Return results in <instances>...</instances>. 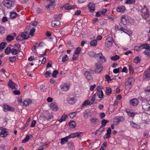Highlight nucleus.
Wrapping results in <instances>:
<instances>
[{
  "mask_svg": "<svg viewBox=\"0 0 150 150\" xmlns=\"http://www.w3.org/2000/svg\"><path fill=\"white\" fill-rule=\"evenodd\" d=\"M68 59V57L67 54L65 55L63 57L62 61L63 62H65Z\"/></svg>",
  "mask_w": 150,
  "mask_h": 150,
  "instance_id": "50",
  "label": "nucleus"
},
{
  "mask_svg": "<svg viewBox=\"0 0 150 150\" xmlns=\"http://www.w3.org/2000/svg\"><path fill=\"white\" fill-rule=\"evenodd\" d=\"M51 116H52L49 115L47 117H46L45 115H43L42 116H40V118L41 120H43V121H45L46 120H49L50 119Z\"/></svg>",
  "mask_w": 150,
  "mask_h": 150,
  "instance_id": "26",
  "label": "nucleus"
},
{
  "mask_svg": "<svg viewBox=\"0 0 150 150\" xmlns=\"http://www.w3.org/2000/svg\"><path fill=\"white\" fill-rule=\"evenodd\" d=\"M97 120V119L95 118H91L90 119V122L92 123H93L96 122Z\"/></svg>",
  "mask_w": 150,
  "mask_h": 150,
  "instance_id": "58",
  "label": "nucleus"
},
{
  "mask_svg": "<svg viewBox=\"0 0 150 150\" xmlns=\"http://www.w3.org/2000/svg\"><path fill=\"white\" fill-rule=\"evenodd\" d=\"M75 6L74 5L71 6L70 5L69 3H66L64 5L63 7L66 10H70L74 9L75 8Z\"/></svg>",
  "mask_w": 150,
  "mask_h": 150,
  "instance_id": "13",
  "label": "nucleus"
},
{
  "mask_svg": "<svg viewBox=\"0 0 150 150\" xmlns=\"http://www.w3.org/2000/svg\"><path fill=\"white\" fill-rule=\"evenodd\" d=\"M143 78L145 80H148L149 79H150V72L147 71L145 72Z\"/></svg>",
  "mask_w": 150,
  "mask_h": 150,
  "instance_id": "20",
  "label": "nucleus"
},
{
  "mask_svg": "<svg viewBox=\"0 0 150 150\" xmlns=\"http://www.w3.org/2000/svg\"><path fill=\"white\" fill-rule=\"evenodd\" d=\"M149 45H148V44L147 43L141 45V50L145 49L149 50L150 48V47Z\"/></svg>",
  "mask_w": 150,
  "mask_h": 150,
  "instance_id": "23",
  "label": "nucleus"
},
{
  "mask_svg": "<svg viewBox=\"0 0 150 150\" xmlns=\"http://www.w3.org/2000/svg\"><path fill=\"white\" fill-rule=\"evenodd\" d=\"M105 78L106 81H107L108 82H110L112 80V79L110 78V76L108 75L105 76Z\"/></svg>",
  "mask_w": 150,
  "mask_h": 150,
  "instance_id": "59",
  "label": "nucleus"
},
{
  "mask_svg": "<svg viewBox=\"0 0 150 150\" xmlns=\"http://www.w3.org/2000/svg\"><path fill=\"white\" fill-rule=\"evenodd\" d=\"M7 45L6 43L5 42H2L0 44V50H3L6 46Z\"/></svg>",
  "mask_w": 150,
  "mask_h": 150,
  "instance_id": "38",
  "label": "nucleus"
},
{
  "mask_svg": "<svg viewBox=\"0 0 150 150\" xmlns=\"http://www.w3.org/2000/svg\"><path fill=\"white\" fill-rule=\"evenodd\" d=\"M60 24V22L58 20H55L52 21L51 22L52 26L53 27L58 26Z\"/></svg>",
  "mask_w": 150,
  "mask_h": 150,
  "instance_id": "17",
  "label": "nucleus"
},
{
  "mask_svg": "<svg viewBox=\"0 0 150 150\" xmlns=\"http://www.w3.org/2000/svg\"><path fill=\"white\" fill-rule=\"evenodd\" d=\"M5 30L4 28L2 27H0V33L2 34L5 32Z\"/></svg>",
  "mask_w": 150,
  "mask_h": 150,
  "instance_id": "57",
  "label": "nucleus"
},
{
  "mask_svg": "<svg viewBox=\"0 0 150 150\" xmlns=\"http://www.w3.org/2000/svg\"><path fill=\"white\" fill-rule=\"evenodd\" d=\"M81 50V48L80 47H77L76 50V51L75 52L74 54H79Z\"/></svg>",
  "mask_w": 150,
  "mask_h": 150,
  "instance_id": "55",
  "label": "nucleus"
},
{
  "mask_svg": "<svg viewBox=\"0 0 150 150\" xmlns=\"http://www.w3.org/2000/svg\"><path fill=\"white\" fill-rule=\"evenodd\" d=\"M114 42L112 38L109 37L107 38L105 42V47L109 48L111 47Z\"/></svg>",
  "mask_w": 150,
  "mask_h": 150,
  "instance_id": "3",
  "label": "nucleus"
},
{
  "mask_svg": "<svg viewBox=\"0 0 150 150\" xmlns=\"http://www.w3.org/2000/svg\"><path fill=\"white\" fill-rule=\"evenodd\" d=\"M130 125L132 127L134 128H138L139 126L138 125H137L133 121L130 122Z\"/></svg>",
  "mask_w": 150,
  "mask_h": 150,
  "instance_id": "35",
  "label": "nucleus"
},
{
  "mask_svg": "<svg viewBox=\"0 0 150 150\" xmlns=\"http://www.w3.org/2000/svg\"><path fill=\"white\" fill-rule=\"evenodd\" d=\"M125 118L123 116L116 117L113 119V122L116 125H117L120 122H123Z\"/></svg>",
  "mask_w": 150,
  "mask_h": 150,
  "instance_id": "5",
  "label": "nucleus"
},
{
  "mask_svg": "<svg viewBox=\"0 0 150 150\" xmlns=\"http://www.w3.org/2000/svg\"><path fill=\"white\" fill-rule=\"evenodd\" d=\"M22 38H23L24 39H27L28 38V37L26 36L25 34L23 33H22L21 35Z\"/></svg>",
  "mask_w": 150,
  "mask_h": 150,
  "instance_id": "63",
  "label": "nucleus"
},
{
  "mask_svg": "<svg viewBox=\"0 0 150 150\" xmlns=\"http://www.w3.org/2000/svg\"><path fill=\"white\" fill-rule=\"evenodd\" d=\"M3 4L4 6L8 8H11L14 5V0H3Z\"/></svg>",
  "mask_w": 150,
  "mask_h": 150,
  "instance_id": "2",
  "label": "nucleus"
},
{
  "mask_svg": "<svg viewBox=\"0 0 150 150\" xmlns=\"http://www.w3.org/2000/svg\"><path fill=\"white\" fill-rule=\"evenodd\" d=\"M92 105V103H91L90 101H89L88 100H86L82 104V106L84 107V106H87L88 105Z\"/></svg>",
  "mask_w": 150,
  "mask_h": 150,
  "instance_id": "30",
  "label": "nucleus"
},
{
  "mask_svg": "<svg viewBox=\"0 0 150 150\" xmlns=\"http://www.w3.org/2000/svg\"><path fill=\"white\" fill-rule=\"evenodd\" d=\"M134 50L137 51H139L141 50V46H135L134 48Z\"/></svg>",
  "mask_w": 150,
  "mask_h": 150,
  "instance_id": "64",
  "label": "nucleus"
},
{
  "mask_svg": "<svg viewBox=\"0 0 150 150\" xmlns=\"http://www.w3.org/2000/svg\"><path fill=\"white\" fill-rule=\"evenodd\" d=\"M78 112H75L71 113L69 115V116L71 118H73L76 115V113Z\"/></svg>",
  "mask_w": 150,
  "mask_h": 150,
  "instance_id": "54",
  "label": "nucleus"
},
{
  "mask_svg": "<svg viewBox=\"0 0 150 150\" xmlns=\"http://www.w3.org/2000/svg\"><path fill=\"white\" fill-rule=\"evenodd\" d=\"M67 117H68V115H65V116H64V115L62 116L61 118L59 120V121L60 122H61L63 121H64L65 120L66 118Z\"/></svg>",
  "mask_w": 150,
  "mask_h": 150,
  "instance_id": "41",
  "label": "nucleus"
},
{
  "mask_svg": "<svg viewBox=\"0 0 150 150\" xmlns=\"http://www.w3.org/2000/svg\"><path fill=\"white\" fill-rule=\"evenodd\" d=\"M89 9L91 12H93L95 9V5L93 3H89L88 5Z\"/></svg>",
  "mask_w": 150,
  "mask_h": 150,
  "instance_id": "12",
  "label": "nucleus"
},
{
  "mask_svg": "<svg viewBox=\"0 0 150 150\" xmlns=\"http://www.w3.org/2000/svg\"><path fill=\"white\" fill-rule=\"evenodd\" d=\"M142 15L143 18L146 21H150V15L148 9L145 5L141 9Z\"/></svg>",
  "mask_w": 150,
  "mask_h": 150,
  "instance_id": "1",
  "label": "nucleus"
},
{
  "mask_svg": "<svg viewBox=\"0 0 150 150\" xmlns=\"http://www.w3.org/2000/svg\"><path fill=\"white\" fill-rule=\"evenodd\" d=\"M35 29L34 28H32L30 31L29 34L32 36L34 35V33L35 32Z\"/></svg>",
  "mask_w": 150,
  "mask_h": 150,
  "instance_id": "56",
  "label": "nucleus"
},
{
  "mask_svg": "<svg viewBox=\"0 0 150 150\" xmlns=\"http://www.w3.org/2000/svg\"><path fill=\"white\" fill-rule=\"evenodd\" d=\"M129 70L130 73L131 74H133L134 72V69L132 67L131 64H129Z\"/></svg>",
  "mask_w": 150,
  "mask_h": 150,
  "instance_id": "52",
  "label": "nucleus"
},
{
  "mask_svg": "<svg viewBox=\"0 0 150 150\" xmlns=\"http://www.w3.org/2000/svg\"><path fill=\"white\" fill-rule=\"evenodd\" d=\"M69 124V126L71 128H74L76 126V123L73 120L71 121Z\"/></svg>",
  "mask_w": 150,
  "mask_h": 150,
  "instance_id": "28",
  "label": "nucleus"
},
{
  "mask_svg": "<svg viewBox=\"0 0 150 150\" xmlns=\"http://www.w3.org/2000/svg\"><path fill=\"white\" fill-rule=\"evenodd\" d=\"M97 95L98 96L99 98H101L103 96V91L98 92L97 93Z\"/></svg>",
  "mask_w": 150,
  "mask_h": 150,
  "instance_id": "46",
  "label": "nucleus"
},
{
  "mask_svg": "<svg viewBox=\"0 0 150 150\" xmlns=\"http://www.w3.org/2000/svg\"><path fill=\"white\" fill-rule=\"evenodd\" d=\"M3 110L5 112L7 111H11L13 112L15 110L14 108L12 107L9 105L6 104H4L3 105Z\"/></svg>",
  "mask_w": 150,
  "mask_h": 150,
  "instance_id": "6",
  "label": "nucleus"
},
{
  "mask_svg": "<svg viewBox=\"0 0 150 150\" xmlns=\"http://www.w3.org/2000/svg\"><path fill=\"white\" fill-rule=\"evenodd\" d=\"M96 67L95 69V71L97 73H100L103 68L102 65L100 63H96Z\"/></svg>",
  "mask_w": 150,
  "mask_h": 150,
  "instance_id": "9",
  "label": "nucleus"
},
{
  "mask_svg": "<svg viewBox=\"0 0 150 150\" xmlns=\"http://www.w3.org/2000/svg\"><path fill=\"white\" fill-rule=\"evenodd\" d=\"M121 23L124 25L127 23V21L126 16L125 15H122L121 17Z\"/></svg>",
  "mask_w": 150,
  "mask_h": 150,
  "instance_id": "22",
  "label": "nucleus"
},
{
  "mask_svg": "<svg viewBox=\"0 0 150 150\" xmlns=\"http://www.w3.org/2000/svg\"><path fill=\"white\" fill-rule=\"evenodd\" d=\"M32 103V100L30 99H27L23 102V105L26 107Z\"/></svg>",
  "mask_w": 150,
  "mask_h": 150,
  "instance_id": "18",
  "label": "nucleus"
},
{
  "mask_svg": "<svg viewBox=\"0 0 150 150\" xmlns=\"http://www.w3.org/2000/svg\"><path fill=\"white\" fill-rule=\"evenodd\" d=\"M120 58L119 56L116 55L114 56H112L111 57V60H117Z\"/></svg>",
  "mask_w": 150,
  "mask_h": 150,
  "instance_id": "39",
  "label": "nucleus"
},
{
  "mask_svg": "<svg viewBox=\"0 0 150 150\" xmlns=\"http://www.w3.org/2000/svg\"><path fill=\"white\" fill-rule=\"evenodd\" d=\"M69 139L67 137V136L61 139V144L63 145L65 143L67 142L68 141V139Z\"/></svg>",
  "mask_w": 150,
  "mask_h": 150,
  "instance_id": "24",
  "label": "nucleus"
},
{
  "mask_svg": "<svg viewBox=\"0 0 150 150\" xmlns=\"http://www.w3.org/2000/svg\"><path fill=\"white\" fill-rule=\"evenodd\" d=\"M7 133V132L6 131H1L0 132V136L2 137H6L8 135Z\"/></svg>",
  "mask_w": 150,
  "mask_h": 150,
  "instance_id": "27",
  "label": "nucleus"
},
{
  "mask_svg": "<svg viewBox=\"0 0 150 150\" xmlns=\"http://www.w3.org/2000/svg\"><path fill=\"white\" fill-rule=\"evenodd\" d=\"M135 2V0H126L125 3L127 4H132Z\"/></svg>",
  "mask_w": 150,
  "mask_h": 150,
  "instance_id": "40",
  "label": "nucleus"
},
{
  "mask_svg": "<svg viewBox=\"0 0 150 150\" xmlns=\"http://www.w3.org/2000/svg\"><path fill=\"white\" fill-rule=\"evenodd\" d=\"M8 60L10 62H14L16 60V56L9 57L8 58Z\"/></svg>",
  "mask_w": 150,
  "mask_h": 150,
  "instance_id": "42",
  "label": "nucleus"
},
{
  "mask_svg": "<svg viewBox=\"0 0 150 150\" xmlns=\"http://www.w3.org/2000/svg\"><path fill=\"white\" fill-rule=\"evenodd\" d=\"M97 42L96 40H92L90 42V44L92 46H95L97 44Z\"/></svg>",
  "mask_w": 150,
  "mask_h": 150,
  "instance_id": "43",
  "label": "nucleus"
},
{
  "mask_svg": "<svg viewBox=\"0 0 150 150\" xmlns=\"http://www.w3.org/2000/svg\"><path fill=\"white\" fill-rule=\"evenodd\" d=\"M126 111L128 115L131 117H133L135 115V113L132 112H131L127 110Z\"/></svg>",
  "mask_w": 150,
  "mask_h": 150,
  "instance_id": "48",
  "label": "nucleus"
},
{
  "mask_svg": "<svg viewBox=\"0 0 150 150\" xmlns=\"http://www.w3.org/2000/svg\"><path fill=\"white\" fill-rule=\"evenodd\" d=\"M18 51H19V50H18L15 49L13 48L11 49V52L12 54L15 55L18 53Z\"/></svg>",
  "mask_w": 150,
  "mask_h": 150,
  "instance_id": "34",
  "label": "nucleus"
},
{
  "mask_svg": "<svg viewBox=\"0 0 150 150\" xmlns=\"http://www.w3.org/2000/svg\"><path fill=\"white\" fill-rule=\"evenodd\" d=\"M8 85L11 88L13 89H17V87L18 86L17 85L14 83L11 80H10L9 81L8 83Z\"/></svg>",
  "mask_w": 150,
  "mask_h": 150,
  "instance_id": "8",
  "label": "nucleus"
},
{
  "mask_svg": "<svg viewBox=\"0 0 150 150\" xmlns=\"http://www.w3.org/2000/svg\"><path fill=\"white\" fill-rule=\"evenodd\" d=\"M148 50H145L144 52V54L146 55L147 56H148L149 57L150 56V52H149Z\"/></svg>",
  "mask_w": 150,
  "mask_h": 150,
  "instance_id": "61",
  "label": "nucleus"
},
{
  "mask_svg": "<svg viewBox=\"0 0 150 150\" xmlns=\"http://www.w3.org/2000/svg\"><path fill=\"white\" fill-rule=\"evenodd\" d=\"M58 74L59 72L57 70H54L52 74V76L54 78H55L57 77V75Z\"/></svg>",
  "mask_w": 150,
  "mask_h": 150,
  "instance_id": "47",
  "label": "nucleus"
},
{
  "mask_svg": "<svg viewBox=\"0 0 150 150\" xmlns=\"http://www.w3.org/2000/svg\"><path fill=\"white\" fill-rule=\"evenodd\" d=\"M116 10L117 11L119 12H124L125 10V7L123 6H120L117 8Z\"/></svg>",
  "mask_w": 150,
  "mask_h": 150,
  "instance_id": "19",
  "label": "nucleus"
},
{
  "mask_svg": "<svg viewBox=\"0 0 150 150\" xmlns=\"http://www.w3.org/2000/svg\"><path fill=\"white\" fill-rule=\"evenodd\" d=\"M47 1L49 2L48 6H46V8L49 10L53 9L55 5V0H47Z\"/></svg>",
  "mask_w": 150,
  "mask_h": 150,
  "instance_id": "4",
  "label": "nucleus"
},
{
  "mask_svg": "<svg viewBox=\"0 0 150 150\" xmlns=\"http://www.w3.org/2000/svg\"><path fill=\"white\" fill-rule=\"evenodd\" d=\"M109 122L108 120H106L104 119L102 120L101 121V126L104 127L106 125V124Z\"/></svg>",
  "mask_w": 150,
  "mask_h": 150,
  "instance_id": "31",
  "label": "nucleus"
},
{
  "mask_svg": "<svg viewBox=\"0 0 150 150\" xmlns=\"http://www.w3.org/2000/svg\"><path fill=\"white\" fill-rule=\"evenodd\" d=\"M85 75L88 81H90L92 80L93 77L91 76V73L89 71H86L85 72Z\"/></svg>",
  "mask_w": 150,
  "mask_h": 150,
  "instance_id": "15",
  "label": "nucleus"
},
{
  "mask_svg": "<svg viewBox=\"0 0 150 150\" xmlns=\"http://www.w3.org/2000/svg\"><path fill=\"white\" fill-rule=\"evenodd\" d=\"M51 109L53 110L57 111V110L58 107L57 106L53 103H51L49 105Z\"/></svg>",
  "mask_w": 150,
  "mask_h": 150,
  "instance_id": "21",
  "label": "nucleus"
},
{
  "mask_svg": "<svg viewBox=\"0 0 150 150\" xmlns=\"http://www.w3.org/2000/svg\"><path fill=\"white\" fill-rule=\"evenodd\" d=\"M98 56L99 57V59H103V62H106V59L103 56L102 54V55H100V56Z\"/></svg>",
  "mask_w": 150,
  "mask_h": 150,
  "instance_id": "62",
  "label": "nucleus"
},
{
  "mask_svg": "<svg viewBox=\"0 0 150 150\" xmlns=\"http://www.w3.org/2000/svg\"><path fill=\"white\" fill-rule=\"evenodd\" d=\"M11 48L8 47L5 50V52L6 54H8L11 52Z\"/></svg>",
  "mask_w": 150,
  "mask_h": 150,
  "instance_id": "37",
  "label": "nucleus"
},
{
  "mask_svg": "<svg viewBox=\"0 0 150 150\" xmlns=\"http://www.w3.org/2000/svg\"><path fill=\"white\" fill-rule=\"evenodd\" d=\"M142 104V108L144 110H147L149 109L150 105L146 101H143Z\"/></svg>",
  "mask_w": 150,
  "mask_h": 150,
  "instance_id": "11",
  "label": "nucleus"
},
{
  "mask_svg": "<svg viewBox=\"0 0 150 150\" xmlns=\"http://www.w3.org/2000/svg\"><path fill=\"white\" fill-rule=\"evenodd\" d=\"M89 55L91 57H98V56H100L102 55L101 53H99L98 54H95L93 51H91L88 53Z\"/></svg>",
  "mask_w": 150,
  "mask_h": 150,
  "instance_id": "16",
  "label": "nucleus"
},
{
  "mask_svg": "<svg viewBox=\"0 0 150 150\" xmlns=\"http://www.w3.org/2000/svg\"><path fill=\"white\" fill-rule=\"evenodd\" d=\"M8 42H10L14 39V36L11 35H8L6 38Z\"/></svg>",
  "mask_w": 150,
  "mask_h": 150,
  "instance_id": "36",
  "label": "nucleus"
},
{
  "mask_svg": "<svg viewBox=\"0 0 150 150\" xmlns=\"http://www.w3.org/2000/svg\"><path fill=\"white\" fill-rule=\"evenodd\" d=\"M51 74V72L50 71H47L45 73V76L46 77H47L48 76H50V75Z\"/></svg>",
  "mask_w": 150,
  "mask_h": 150,
  "instance_id": "60",
  "label": "nucleus"
},
{
  "mask_svg": "<svg viewBox=\"0 0 150 150\" xmlns=\"http://www.w3.org/2000/svg\"><path fill=\"white\" fill-rule=\"evenodd\" d=\"M82 132H77L75 133L71 134L67 136V137L69 139L70 138H74L76 137L79 138L81 137V135L82 134Z\"/></svg>",
  "mask_w": 150,
  "mask_h": 150,
  "instance_id": "7",
  "label": "nucleus"
},
{
  "mask_svg": "<svg viewBox=\"0 0 150 150\" xmlns=\"http://www.w3.org/2000/svg\"><path fill=\"white\" fill-rule=\"evenodd\" d=\"M95 97H96V94H94L92 96V97L91 99V101H89L91 102V103H92V105L93 103L95 100V99H96Z\"/></svg>",
  "mask_w": 150,
  "mask_h": 150,
  "instance_id": "49",
  "label": "nucleus"
},
{
  "mask_svg": "<svg viewBox=\"0 0 150 150\" xmlns=\"http://www.w3.org/2000/svg\"><path fill=\"white\" fill-rule=\"evenodd\" d=\"M62 15L61 14H59L58 15H56L54 17V18L55 20H60L62 17Z\"/></svg>",
  "mask_w": 150,
  "mask_h": 150,
  "instance_id": "44",
  "label": "nucleus"
},
{
  "mask_svg": "<svg viewBox=\"0 0 150 150\" xmlns=\"http://www.w3.org/2000/svg\"><path fill=\"white\" fill-rule=\"evenodd\" d=\"M60 88L63 91H66L69 89V86L66 84H62L60 86Z\"/></svg>",
  "mask_w": 150,
  "mask_h": 150,
  "instance_id": "14",
  "label": "nucleus"
},
{
  "mask_svg": "<svg viewBox=\"0 0 150 150\" xmlns=\"http://www.w3.org/2000/svg\"><path fill=\"white\" fill-rule=\"evenodd\" d=\"M141 59L138 57H136L134 59V63L137 64L140 62Z\"/></svg>",
  "mask_w": 150,
  "mask_h": 150,
  "instance_id": "33",
  "label": "nucleus"
},
{
  "mask_svg": "<svg viewBox=\"0 0 150 150\" xmlns=\"http://www.w3.org/2000/svg\"><path fill=\"white\" fill-rule=\"evenodd\" d=\"M30 137L29 135L26 136V137L22 140V142L25 143L27 142L29 139Z\"/></svg>",
  "mask_w": 150,
  "mask_h": 150,
  "instance_id": "53",
  "label": "nucleus"
},
{
  "mask_svg": "<svg viewBox=\"0 0 150 150\" xmlns=\"http://www.w3.org/2000/svg\"><path fill=\"white\" fill-rule=\"evenodd\" d=\"M139 100L136 98L131 99L129 101L130 104L134 106H136L139 103Z\"/></svg>",
  "mask_w": 150,
  "mask_h": 150,
  "instance_id": "10",
  "label": "nucleus"
},
{
  "mask_svg": "<svg viewBox=\"0 0 150 150\" xmlns=\"http://www.w3.org/2000/svg\"><path fill=\"white\" fill-rule=\"evenodd\" d=\"M106 93L107 95H109L112 93V89L110 87H107L106 88Z\"/></svg>",
  "mask_w": 150,
  "mask_h": 150,
  "instance_id": "32",
  "label": "nucleus"
},
{
  "mask_svg": "<svg viewBox=\"0 0 150 150\" xmlns=\"http://www.w3.org/2000/svg\"><path fill=\"white\" fill-rule=\"evenodd\" d=\"M132 78H129L127 81L125 83V85L126 86H128L129 85H130L132 83Z\"/></svg>",
  "mask_w": 150,
  "mask_h": 150,
  "instance_id": "29",
  "label": "nucleus"
},
{
  "mask_svg": "<svg viewBox=\"0 0 150 150\" xmlns=\"http://www.w3.org/2000/svg\"><path fill=\"white\" fill-rule=\"evenodd\" d=\"M68 145L70 148L73 149L74 147V143L71 142H69Z\"/></svg>",
  "mask_w": 150,
  "mask_h": 150,
  "instance_id": "51",
  "label": "nucleus"
},
{
  "mask_svg": "<svg viewBox=\"0 0 150 150\" xmlns=\"http://www.w3.org/2000/svg\"><path fill=\"white\" fill-rule=\"evenodd\" d=\"M18 16V14L16 12L12 11L10 13V17L12 19L15 18Z\"/></svg>",
  "mask_w": 150,
  "mask_h": 150,
  "instance_id": "25",
  "label": "nucleus"
},
{
  "mask_svg": "<svg viewBox=\"0 0 150 150\" xmlns=\"http://www.w3.org/2000/svg\"><path fill=\"white\" fill-rule=\"evenodd\" d=\"M104 130V127L101 126L100 128H99L96 131L97 132L96 133V134H97L98 132H99V134H100V133L102 132Z\"/></svg>",
  "mask_w": 150,
  "mask_h": 150,
  "instance_id": "45",
  "label": "nucleus"
}]
</instances>
